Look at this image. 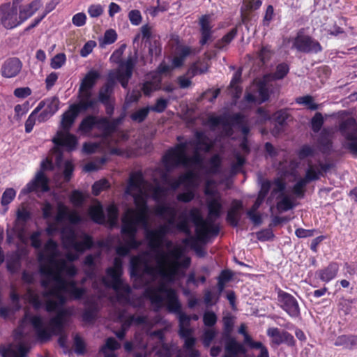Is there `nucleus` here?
Listing matches in <instances>:
<instances>
[{"mask_svg":"<svg viewBox=\"0 0 357 357\" xmlns=\"http://www.w3.org/2000/svg\"><path fill=\"white\" fill-rule=\"evenodd\" d=\"M154 213L157 216L162 218H168L167 224L159 226L155 229H146L145 232L146 239L151 250H157L162 248L166 235L170 232V227H175L181 232L190 234L188 219L185 214L180 215V221L175 224L177 211L175 207L166 204L158 205L154 208Z\"/></svg>","mask_w":357,"mask_h":357,"instance_id":"obj_1","label":"nucleus"},{"mask_svg":"<svg viewBox=\"0 0 357 357\" xmlns=\"http://www.w3.org/2000/svg\"><path fill=\"white\" fill-rule=\"evenodd\" d=\"M30 351V347L24 343H20L16 349H13L10 346L4 347L1 351L2 357H27Z\"/></svg>","mask_w":357,"mask_h":357,"instance_id":"obj_33","label":"nucleus"},{"mask_svg":"<svg viewBox=\"0 0 357 357\" xmlns=\"http://www.w3.org/2000/svg\"><path fill=\"white\" fill-rule=\"evenodd\" d=\"M308 183L303 178H300L293 186L292 192L298 198H303L305 193V187Z\"/></svg>","mask_w":357,"mask_h":357,"instance_id":"obj_61","label":"nucleus"},{"mask_svg":"<svg viewBox=\"0 0 357 357\" xmlns=\"http://www.w3.org/2000/svg\"><path fill=\"white\" fill-rule=\"evenodd\" d=\"M44 252L47 254L40 253L38 261L40 264H49L52 267L59 259L56 257L59 255L58 244L52 238L48 239L44 245Z\"/></svg>","mask_w":357,"mask_h":357,"instance_id":"obj_20","label":"nucleus"},{"mask_svg":"<svg viewBox=\"0 0 357 357\" xmlns=\"http://www.w3.org/2000/svg\"><path fill=\"white\" fill-rule=\"evenodd\" d=\"M110 188V183L107 178H102L96 181L91 188L92 194L98 196L101 192Z\"/></svg>","mask_w":357,"mask_h":357,"instance_id":"obj_57","label":"nucleus"},{"mask_svg":"<svg viewBox=\"0 0 357 357\" xmlns=\"http://www.w3.org/2000/svg\"><path fill=\"white\" fill-rule=\"evenodd\" d=\"M66 293H68L73 300H81L86 293L84 287H79L75 280H70V286Z\"/></svg>","mask_w":357,"mask_h":357,"instance_id":"obj_51","label":"nucleus"},{"mask_svg":"<svg viewBox=\"0 0 357 357\" xmlns=\"http://www.w3.org/2000/svg\"><path fill=\"white\" fill-rule=\"evenodd\" d=\"M16 196V191L12 188H6L2 194L1 204L3 206H6L10 204Z\"/></svg>","mask_w":357,"mask_h":357,"instance_id":"obj_63","label":"nucleus"},{"mask_svg":"<svg viewBox=\"0 0 357 357\" xmlns=\"http://www.w3.org/2000/svg\"><path fill=\"white\" fill-rule=\"evenodd\" d=\"M69 199L70 203L75 207H81L84 204L86 197L84 193L79 190H74L72 191Z\"/></svg>","mask_w":357,"mask_h":357,"instance_id":"obj_58","label":"nucleus"},{"mask_svg":"<svg viewBox=\"0 0 357 357\" xmlns=\"http://www.w3.org/2000/svg\"><path fill=\"white\" fill-rule=\"evenodd\" d=\"M317 144L319 151L323 154H330L333 149V140L330 131L323 129L317 138Z\"/></svg>","mask_w":357,"mask_h":357,"instance_id":"obj_32","label":"nucleus"},{"mask_svg":"<svg viewBox=\"0 0 357 357\" xmlns=\"http://www.w3.org/2000/svg\"><path fill=\"white\" fill-rule=\"evenodd\" d=\"M243 114L241 113H236L228 116H210L208 117L206 124L211 128L217 127L222 125L228 135L233 133L232 126L234 124H241L242 122Z\"/></svg>","mask_w":357,"mask_h":357,"instance_id":"obj_16","label":"nucleus"},{"mask_svg":"<svg viewBox=\"0 0 357 357\" xmlns=\"http://www.w3.org/2000/svg\"><path fill=\"white\" fill-rule=\"evenodd\" d=\"M53 143L56 146L54 151L58 154L57 160H61L63 153L59 146H63L69 152L74 151L77 145V137L69 131H58L56 136L52 139Z\"/></svg>","mask_w":357,"mask_h":357,"instance_id":"obj_12","label":"nucleus"},{"mask_svg":"<svg viewBox=\"0 0 357 357\" xmlns=\"http://www.w3.org/2000/svg\"><path fill=\"white\" fill-rule=\"evenodd\" d=\"M275 291L278 294L280 307L291 318L299 317L301 314L300 307L296 298L280 288H276Z\"/></svg>","mask_w":357,"mask_h":357,"instance_id":"obj_13","label":"nucleus"},{"mask_svg":"<svg viewBox=\"0 0 357 357\" xmlns=\"http://www.w3.org/2000/svg\"><path fill=\"white\" fill-rule=\"evenodd\" d=\"M146 181L142 171H135L130 174L128 184L125 190L126 195H131L132 191L142 192V188Z\"/></svg>","mask_w":357,"mask_h":357,"instance_id":"obj_25","label":"nucleus"},{"mask_svg":"<svg viewBox=\"0 0 357 357\" xmlns=\"http://www.w3.org/2000/svg\"><path fill=\"white\" fill-rule=\"evenodd\" d=\"M100 77V75L98 71L94 70H90L82 79L79 91H91Z\"/></svg>","mask_w":357,"mask_h":357,"instance_id":"obj_40","label":"nucleus"},{"mask_svg":"<svg viewBox=\"0 0 357 357\" xmlns=\"http://www.w3.org/2000/svg\"><path fill=\"white\" fill-rule=\"evenodd\" d=\"M39 271L41 275L51 278L55 285L63 292H67L70 286V280L62 277V274L49 264H40Z\"/></svg>","mask_w":357,"mask_h":357,"instance_id":"obj_19","label":"nucleus"},{"mask_svg":"<svg viewBox=\"0 0 357 357\" xmlns=\"http://www.w3.org/2000/svg\"><path fill=\"white\" fill-rule=\"evenodd\" d=\"M125 45L116 50L111 55L110 59L119 64L118 68L114 72H111L114 78L118 81L124 89L128 88L129 81L131 79L136 64L135 59L130 56L126 61L121 59Z\"/></svg>","mask_w":357,"mask_h":357,"instance_id":"obj_4","label":"nucleus"},{"mask_svg":"<svg viewBox=\"0 0 357 357\" xmlns=\"http://www.w3.org/2000/svg\"><path fill=\"white\" fill-rule=\"evenodd\" d=\"M195 139L189 141V145L195 147V151L192 157L187 155L184 166L189 164L200 165L202 163L203 158L200 155V151L208 153L213 147V142L205 134L204 131L197 130L194 133Z\"/></svg>","mask_w":357,"mask_h":357,"instance_id":"obj_8","label":"nucleus"},{"mask_svg":"<svg viewBox=\"0 0 357 357\" xmlns=\"http://www.w3.org/2000/svg\"><path fill=\"white\" fill-rule=\"evenodd\" d=\"M243 206L241 200H232L231 207L227 211L226 215V221L230 226L233 227H238L241 218V211L243 210Z\"/></svg>","mask_w":357,"mask_h":357,"instance_id":"obj_26","label":"nucleus"},{"mask_svg":"<svg viewBox=\"0 0 357 357\" xmlns=\"http://www.w3.org/2000/svg\"><path fill=\"white\" fill-rule=\"evenodd\" d=\"M112 127L109 119L105 116H98L96 128L102 131L103 137H107L113 133Z\"/></svg>","mask_w":357,"mask_h":357,"instance_id":"obj_50","label":"nucleus"},{"mask_svg":"<svg viewBox=\"0 0 357 357\" xmlns=\"http://www.w3.org/2000/svg\"><path fill=\"white\" fill-rule=\"evenodd\" d=\"M340 266L337 262L331 261L327 266L315 271V277L321 282L328 283L334 280L339 272Z\"/></svg>","mask_w":357,"mask_h":357,"instance_id":"obj_24","label":"nucleus"},{"mask_svg":"<svg viewBox=\"0 0 357 357\" xmlns=\"http://www.w3.org/2000/svg\"><path fill=\"white\" fill-rule=\"evenodd\" d=\"M88 213L91 220L98 225H103L105 222V215L103 207L100 202L92 205L89 208Z\"/></svg>","mask_w":357,"mask_h":357,"instance_id":"obj_43","label":"nucleus"},{"mask_svg":"<svg viewBox=\"0 0 357 357\" xmlns=\"http://www.w3.org/2000/svg\"><path fill=\"white\" fill-rule=\"evenodd\" d=\"M22 0H13L12 3H4L0 6V22H10L15 19L17 14V6Z\"/></svg>","mask_w":357,"mask_h":357,"instance_id":"obj_27","label":"nucleus"},{"mask_svg":"<svg viewBox=\"0 0 357 357\" xmlns=\"http://www.w3.org/2000/svg\"><path fill=\"white\" fill-rule=\"evenodd\" d=\"M197 174L192 170L180 175L176 181L171 184V188L174 190L177 189L181 185H184L185 188H195L197 186Z\"/></svg>","mask_w":357,"mask_h":357,"instance_id":"obj_30","label":"nucleus"},{"mask_svg":"<svg viewBox=\"0 0 357 357\" xmlns=\"http://www.w3.org/2000/svg\"><path fill=\"white\" fill-rule=\"evenodd\" d=\"M78 102L72 104L79 113L84 112L90 109H93L98 104V100L92 98L91 91H80L78 93Z\"/></svg>","mask_w":357,"mask_h":357,"instance_id":"obj_22","label":"nucleus"},{"mask_svg":"<svg viewBox=\"0 0 357 357\" xmlns=\"http://www.w3.org/2000/svg\"><path fill=\"white\" fill-rule=\"evenodd\" d=\"M81 238L82 241H77L76 234L72 229L67 232L62 231V241L65 247L73 248L79 253H83L94 245L93 237L89 234L83 233Z\"/></svg>","mask_w":357,"mask_h":357,"instance_id":"obj_9","label":"nucleus"},{"mask_svg":"<svg viewBox=\"0 0 357 357\" xmlns=\"http://www.w3.org/2000/svg\"><path fill=\"white\" fill-rule=\"evenodd\" d=\"M144 298L149 299L151 303L158 311L164 306L169 307L170 309L175 310L179 300L178 295L175 289L168 287L165 282H161L156 287H148L144 292Z\"/></svg>","mask_w":357,"mask_h":357,"instance_id":"obj_3","label":"nucleus"},{"mask_svg":"<svg viewBox=\"0 0 357 357\" xmlns=\"http://www.w3.org/2000/svg\"><path fill=\"white\" fill-rule=\"evenodd\" d=\"M324 176V174L321 173V171L317 169L315 166L311 163H308V167L305 171V174L303 178L308 183L317 181L320 178V176Z\"/></svg>","mask_w":357,"mask_h":357,"instance_id":"obj_52","label":"nucleus"},{"mask_svg":"<svg viewBox=\"0 0 357 357\" xmlns=\"http://www.w3.org/2000/svg\"><path fill=\"white\" fill-rule=\"evenodd\" d=\"M139 225L132 220H122L121 233L123 236L124 244L130 250H137L142 245V242L137 239Z\"/></svg>","mask_w":357,"mask_h":357,"instance_id":"obj_15","label":"nucleus"},{"mask_svg":"<svg viewBox=\"0 0 357 357\" xmlns=\"http://www.w3.org/2000/svg\"><path fill=\"white\" fill-rule=\"evenodd\" d=\"M143 259L139 256L132 257L130 259V276L141 278L142 275L140 273V265L143 263Z\"/></svg>","mask_w":357,"mask_h":357,"instance_id":"obj_56","label":"nucleus"},{"mask_svg":"<svg viewBox=\"0 0 357 357\" xmlns=\"http://www.w3.org/2000/svg\"><path fill=\"white\" fill-rule=\"evenodd\" d=\"M215 220H206V224L203 227H201V228H196L195 232L199 241L206 242L209 238V234H211L213 236L218 235L220 232V227L218 225L214 224Z\"/></svg>","mask_w":357,"mask_h":357,"instance_id":"obj_29","label":"nucleus"},{"mask_svg":"<svg viewBox=\"0 0 357 357\" xmlns=\"http://www.w3.org/2000/svg\"><path fill=\"white\" fill-rule=\"evenodd\" d=\"M294 207V204L291 199L287 195H283L282 199L278 202L276 208L278 211H287L292 209Z\"/></svg>","mask_w":357,"mask_h":357,"instance_id":"obj_62","label":"nucleus"},{"mask_svg":"<svg viewBox=\"0 0 357 357\" xmlns=\"http://www.w3.org/2000/svg\"><path fill=\"white\" fill-rule=\"evenodd\" d=\"M334 345L343 347L344 349L351 350L357 347V335H341L337 337Z\"/></svg>","mask_w":357,"mask_h":357,"instance_id":"obj_41","label":"nucleus"},{"mask_svg":"<svg viewBox=\"0 0 357 357\" xmlns=\"http://www.w3.org/2000/svg\"><path fill=\"white\" fill-rule=\"evenodd\" d=\"M29 321L35 330L38 340L41 342H47L52 335L61 334L64 331L65 325L54 318L50 320V328L44 327L43 318L39 315L31 316Z\"/></svg>","mask_w":357,"mask_h":357,"instance_id":"obj_6","label":"nucleus"},{"mask_svg":"<svg viewBox=\"0 0 357 357\" xmlns=\"http://www.w3.org/2000/svg\"><path fill=\"white\" fill-rule=\"evenodd\" d=\"M290 115L286 109H280L275 112L273 115V120L275 126L272 129V134L275 136L278 135L283 131L287 121Z\"/></svg>","mask_w":357,"mask_h":357,"instance_id":"obj_31","label":"nucleus"},{"mask_svg":"<svg viewBox=\"0 0 357 357\" xmlns=\"http://www.w3.org/2000/svg\"><path fill=\"white\" fill-rule=\"evenodd\" d=\"M150 109L149 106L142 107L132 113L130 115V119L134 122L139 123H142L147 118Z\"/></svg>","mask_w":357,"mask_h":357,"instance_id":"obj_59","label":"nucleus"},{"mask_svg":"<svg viewBox=\"0 0 357 357\" xmlns=\"http://www.w3.org/2000/svg\"><path fill=\"white\" fill-rule=\"evenodd\" d=\"M115 80L116 79L114 78V75H113L112 73H109L107 82L100 89L98 100L100 101L102 104H105L107 102L110 100V96L112 93Z\"/></svg>","mask_w":357,"mask_h":357,"instance_id":"obj_39","label":"nucleus"},{"mask_svg":"<svg viewBox=\"0 0 357 357\" xmlns=\"http://www.w3.org/2000/svg\"><path fill=\"white\" fill-rule=\"evenodd\" d=\"M130 196L133 197L136 209H128L122 220H132V222L139 223L144 227L147 226L149 209L142 192L132 193Z\"/></svg>","mask_w":357,"mask_h":357,"instance_id":"obj_7","label":"nucleus"},{"mask_svg":"<svg viewBox=\"0 0 357 357\" xmlns=\"http://www.w3.org/2000/svg\"><path fill=\"white\" fill-rule=\"evenodd\" d=\"M262 0H243L241 7V22H249L253 20L254 12L261 6Z\"/></svg>","mask_w":357,"mask_h":357,"instance_id":"obj_23","label":"nucleus"},{"mask_svg":"<svg viewBox=\"0 0 357 357\" xmlns=\"http://www.w3.org/2000/svg\"><path fill=\"white\" fill-rule=\"evenodd\" d=\"M99 308L97 303L95 301L91 302L89 307H87L82 314L83 321L87 323H93L95 321L98 313Z\"/></svg>","mask_w":357,"mask_h":357,"instance_id":"obj_49","label":"nucleus"},{"mask_svg":"<svg viewBox=\"0 0 357 357\" xmlns=\"http://www.w3.org/2000/svg\"><path fill=\"white\" fill-rule=\"evenodd\" d=\"M293 47L303 53L317 54L322 51V47L317 40L311 36L304 35L301 31H299L294 38Z\"/></svg>","mask_w":357,"mask_h":357,"instance_id":"obj_14","label":"nucleus"},{"mask_svg":"<svg viewBox=\"0 0 357 357\" xmlns=\"http://www.w3.org/2000/svg\"><path fill=\"white\" fill-rule=\"evenodd\" d=\"M162 78L157 74L151 76V79L145 81L141 87V90L145 96H150L154 91L161 89Z\"/></svg>","mask_w":357,"mask_h":357,"instance_id":"obj_35","label":"nucleus"},{"mask_svg":"<svg viewBox=\"0 0 357 357\" xmlns=\"http://www.w3.org/2000/svg\"><path fill=\"white\" fill-rule=\"evenodd\" d=\"M22 67V62L18 58H9L4 61L1 67V75L7 78L14 77L19 74Z\"/></svg>","mask_w":357,"mask_h":357,"instance_id":"obj_28","label":"nucleus"},{"mask_svg":"<svg viewBox=\"0 0 357 357\" xmlns=\"http://www.w3.org/2000/svg\"><path fill=\"white\" fill-rule=\"evenodd\" d=\"M266 335L271 338L270 344L271 347H278L282 344L290 347L296 346L294 337L285 330H280L277 327H271L267 329Z\"/></svg>","mask_w":357,"mask_h":357,"instance_id":"obj_17","label":"nucleus"},{"mask_svg":"<svg viewBox=\"0 0 357 357\" xmlns=\"http://www.w3.org/2000/svg\"><path fill=\"white\" fill-rule=\"evenodd\" d=\"M223 332L222 337L225 340V354L222 357H237L238 355H245L248 352L245 347L238 342L235 337H231L234 331L235 317L228 314L222 318Z\"/></svg>","mask_w":357,"mask_h":357,"instance_id":"obj_5","label":"nucleus"},{"mask_svg":"<svg viewBox=\"0 0 357 357\" xmlns=\"http://www.w3.org/2000/svg\"><path fill=\"white\" fill-rule=\"evenodd\" d=\"M107 275L112 280L120 279L123 274V261L121 258L115 257L113 266L106 269Z\"/></svg>","mask_w":357,"mask_h":357,"instance_id":"obj_48","label":"nucleus"},{"mask_svg":"<svg viewBox=\"0 0 357 357\" xmlns=\"http://www.w3.org/2000/svg\"><path fill=\"white\" fill-rule=\"evenodd\" d=\"M177 305L175 310L170 309L169 307H166L167 310L172 314H175L178 317V326H190L191 321L190 315L186 314L182 311V305L180 300L177 301Z\"/></svg>","mask_w":357,"mask_h":357,"instance_id":"obj_44","label":"nucleus"},{"mask_svg":"<svg viewBox=\"0 0 357 357\" xmlns=\"http://www.w3.org/2000/svg\"><path fill=\"white\" fill-rule=\"evenodd\" d=\"M61 274L65 272L68 276L75 277L77 273V269L75 265H68L66 261L63 259H59L56 261V264L52 266Z\"/></svg>","mask_w":357,"mask_h":357,"instance_id":"obj_46","label":"nucleus"},{"mask_svg":"<svg viewBox=\"0 0 357 357\" xmlns=\"http://www.w3.org/2000/svg\"><path fill=\"white\" fill-rule=\"evenodd\" d=\"M55 220L57 222H62L67 220L73 225L79 224L82 221V217L76 211H69L68 206L63 202L57 204V213Z\"/></svg>","mask_w":357,"mask_h":357,"instance_id":"obj_21","label":"nucleus"},{"mask_svg":"<svg viewBox=\"0 0 357 357\" xmlns=\"http://www.w3.org/2000/svg\"><path fill=\"white\" fill-rule=\"evenodd\" d=\"M41 6L42 2L40 0H33L28 5L21 7L19 11V18L20 20L19 22H22L28 20Z\"/></svg>","mask_w":357,"mask_h":357,"instance_id":"obj_36","label":"nucleus"},{"mask_svg":"<svg viewBox=\"0 0 357 357\" xmlns=\"http://www.w3.org/2000/svg\"><path fill=\"white\" fill-rule=\"evenodd\" d=\"M341 135L347 141L344 147L354 155H357V122L354 118H348L339 125Z\"/></svg>","mask_w":357,"mask_h":357,"instance_id":"obj_10","label":"nucleus"},{"mask_svg":"<svg viewBox=\"0 0 357 357\" xmlns=\"http://www.w3.org/2000/svg\"><path fill=\"white\" fill-rule=\"evenodd\" d=\"M79 112L70 105L68 109L62 114L61 127L63 131H70Z\"/></svg>","mask_w":357,"mask_h":357,"instance_id":"obj_34","label":"nucleus"},{"mask_svg":"<svg viewBox=\"0 0 357 357\" xmlns=\"http://www.w3.org/2000/svg\"><path fill=\"white\" fill-rule=\"evenodd\" d=\"M208 217L206 220H216L221 216L222 204L218 198H213L207 200Z\"/></svg>","mask_w":357,"mask_h":357,"instance_id":"obj_38","label":"nucleus"},{"mask_svg":"<svg viewBox=\"0 0 357 357\" xmlns=\"http://www.w3.org/2000/svg\"><path fill=\"white\" fill-rule=\"evenodd\" d=\"M207 70L208 68L206 65L203 64L200 61H197L190 65L187 71V75L190 78H192L197 75L205 73Z\"/></svg>","mask_w":357,"mask_h":357,"instance_id":"obj_54","label":"nucleus"},{"mask_svg":"<svg viewBox=\"0 0 357 357\" xmlns=\"http://www.w3.org/2000/svg\"><path fill=\"white\" fill-rule=\"evenodd\" d=\"M156 252L155 260L158 265V273L162 278L168 283H173L177 276L181 274V268H188L190 265V258L185 257L182 261L180 259L182 252L175 248L167 252L161 250H152Z\"/></svg>","mask_w":357,"mask_h":357,"instance_id":"obj_2","label":"nucleus"},{"mask_svg":"<svg viewBox=\"0 0 357 357\" xmlns=\"http://www.w3.org/2000/svg\"><path fill=\"white\" fill-rule=\"evenodd\" d=\"M98 116L92 114L86 116L80 122L78 130L84 134L90 133L96 128Z\"/></svg>","mask_w":357,"mask_h":357,"instance_id":"obj_45","label":"nucleus"},{"mask_svg":"<svg viewBox=\"0 0 357 357\" xmlns=\"http://www.w3.org/2000/svg\"><path fill=\"white\" fill-rule=\"evenodd\" d=\"M21 267V256L15 253L7 260L6 268L12 274L17 273Z\"/></svg>","mask_w":357,"mask_h":357,"instance_id":"obj_53","label":"nucleus"},{"mask_svg":"<svg viewBox=\"0 0 357 357\" xmlns=\"http://www.w3.org/2000/svg\"><path fill=\"white\" fill-rule=\"evenodd\" d=\"M189 219L195 224L196 228H201L207 223L206 220H204L200 212L197 208H192L189 211Z\"/></svg>","mask_w":357,"mask_h":357,"instance_id":"obj_55","label":"nucleus"},{"mask_svg":"<svg viewBox=\"0 0 357 357\" xmlns=\"http://www.w3.org/2000/svg\"><path fill=\"white\" fill-rule=\"evenodd\" d=\"M31 218V213L27 207L22 204L17 210L15 225L18 227L21 225V233L24 232V227L26 223Z\"/></svg>","mask_w":357,"mask_h":357,"instance_id":"obj_42","label":"nucleus"},{"mask_svg":"<svg viewBox=\"0 0 357 357\" xmlns=\"http://www.w3.org/2000/svg\"><path fill=\"white\" fill-rule=\"evenodd\" d=\"M314 153L315 149L312 146L304 144L298 151L297 155L299 160H303L306 158L314 156Z\"/></svg>","mask_w":357,"mask_h":357,"instance_id":"obj_64","label":"nucleus"},{"mask_svg":"<svg viewBox=\"0 0 357 357\" xmlns=\"http://www.w3.org/2000/svg\"><path fill=\"white\" fill-rule=\"evenodd\" d=\"M271 182L269 180L266 179L261 182V188L259 191L257 197L252 206L257 208H259L260 207L261 204L264 202L266 197L268 194L271 190Z\"/></svg>","mask_w":357,"mask_h":357,"instance_id":"obj_47","label":"nucleus"},{"mask_svg":"<svg viewBox=\"0 0 357 357\" xmlns=\"http://www.w3.org/2000/svg\"><path fill=\"white\" fill-rule=\"evenodd\" d=\"M193 53L190 47L179 45L176 48V55L172 59V66L174 68L181 67L185 59Z\"/></svg>","mask_w":357,"mask_h":357,"instance_id":"obj_37","label":"nucleus"},{"mask_svg":"<svg viewBox=\"0 0 357 357\" xmlns=\"http://www.w3.org/2000/svg\"><path fill=\"white\" fill-rule=\"evenodd\" d=\"M296 102L299 105H303L310 110L318 109V105L314 102V98L310 95L300 96L296 99Z\"/></svg>","mask_w":357,"mask_h":357,"instance_id":"obj_60","label":"nucleus"},{"mask_svg":"<svg viewBox=\"0 0 357 357\" xmlns=\"http://www.w3.org/2000/svg\"><path fill=\"white\" fill-rule=\"evenodd\" d=\"M189 142H184L176 144L169 148L162 157V162L168 167H176L180 165H184L187 159V149Z\"/></svg>","mask_w":357,"mask_h":357,"instance_id":"obj_11","label":"nucleus"},{"mask_svg":"<svg viewBox=\"0 0 357 357\" xmlns=\"http://www.w3.org/2000/svg\"><path fill=\"white\" fill-rule=\"evenodd\" d=\"M50 190V179L43 171H38L34 178L23 188L22 192L25 194H29L38 191L47 192Z\"/></svg>","mask_w":357,"mask_h":357,"instance_id":"obj_18","label":"nucleus"}]
</instances>
